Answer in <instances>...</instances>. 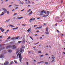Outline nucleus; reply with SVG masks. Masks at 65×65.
Returning a JSON list of instances; mask_svg holds the SVG:
<instances>
[{"instance_id":"obj_55","label":"nucleus","mask_w":65,"mask_h":65,"mask_svg":"<svg viewBox=\"0 0 65 65\" xmlns=\"http://www.w3.org/2000/svg\"><path fill=\"white\" fill-rule=\"evenodd\" d=\"M34 62H36V60H34Z\"/></svg>"},{"instance_id":"obj_38","label":"nucleus","mask_w":65,"mask_h":65,"mask_svg":"<svg viewBox=\"0 0 65 65\" xmlns=\"http://www.w3.org/2000/svg\"><path fill=\"white\" fill-rule=\"evenodd\" d=\"M3 37H2V36H0V38H3Z\"/></svg>"},{"instance_id":"obj_54","label":"nucleus","mask_w":65,"mask_h":65,"mask_svg":"<svg viewBox=\"0 0 65 65\" xmlns=\"http://www.w3.org/2000/svg\"><path fill=\"white\" fill-rule=\"evenodd\" d=\"M36 32H37V33L38 32H39V30H37V31Z\"/></svg>"},{"instance_id":"obj_27","label":"nucleus","mask_w":65,"mask_h":65,"mask_svg":"<svg viewBox=\"0 0 65 65\" xmlns=\"http://www.w3.org/2000/svg\"><path fill=\"white\" fill-rule=\"evenodd\" d=\"M28 10V12H29L30 11H31V9H29V10Z\"/></svg>"},{"instance_id":"obj_33","label":"nucleus","mask_w":65,"mask_h":65,"mask_svg":"<svg viewBox=\"0 0 65 65\" xmlns=\"http://www.w3.org/2000/svg\"><path fill=\"white\" fill-rule=\"evenodd\" d=\"M11 37H10V36H9L8 38H7V39H10V38H11Z\"/></svg>"},{"instance_id":"obj_28","label":"nucleus","mask_w":65,"mask_h":65,"mask_svg":"<svg viewBox=\"0 0 65 65\" xmlns=\"http://www.w3.org/2000/svg\"><path fill=\"white\" fill-rule=\"evenodd\" d=\"M54 61H55V59H53L52 60L51 62H53Z\"/></svg>"},{"instance_id":"obj_40","label":"nucleus","mask_w":65,"mask_h":65,"mask_svg":"<svg viewBox=\"0 0 65 65\" xmlns=\"http://www.w3.org/2000/svg\"><path fill=\"white\" fill-rule=\"evenodd\" d=\"M19 53L17 55V57H19Z\"/></svg>"},{"instance_id":"obj_7","label":"nucleus","mask_w":65,"mask_h":65,"mask_svg":"<svg viewBox=\"0 0 65 65\" xmlns=\"http://www.w3.org/2000/svg\"><path fill=\"white\" fill-rule=\"evenodd\" d=\"M19 51L20 53H22L23 51V49H22V48H21L20 50Z\"/></svg>"},{"instance_id":"obj_35","label":"nucleus","mask_w":65,"mask_h":65,"mask_svg":"<svg viewBox=\"0 0 65 65\" xmlns=\"http://www.w3.org/2000/svg\"><path fill=\"white\" fill-rule=\"evenodd\" d=\"M45 63L46 64H48V63L47 62H45Z\"/></svg>"},{"instance_id":"obj_15","label":"nucleus","mask_w":65,"mask_h":65,"mask_svg":"<svg viewBox=\"0 0 65 65\" xmlns=\"http://www.w3.org/2000/svg\"><path fill=\"white\" fill-rule=\"evenodd\" d=\"M48 28L47 27L46 29V30L47 32H48Z\"/></svg>"},{"instance_id":"obj_8","label":"nucleus","mask_w":65,"mask_h":65,"mask_svg":"<svg viewBox=\"0 0 65 65\" xmlns=\"http://www.w3.org/2000/svg\"><path fill=\"white\" fill-rule=\"evenodd\" d=\"M19 38V37H17L16 38H11V39H14V40H16V39H18Z\"/></svg>"},{"instance_id":"obj_36","label":"nucleus","mask_w":65,"mask_h":65,"mask_svg":"<svg viewBox=\"0 0 65 65\" xmlns=\"http://www.w3.org/2000/svg\"><path fill=\"white\" fill-rule=\"evenodd\" d=\"M45 33H46V34H49V32H45Z\"/></svg>"},{"instance_id":"obj_29","label":"nucleus","mask_w":65,"mask_h":65,"mask_svg":"<svg viewBox=\"0 0 65 65\" xmlns=\"http://www.w3.org/2000/svg\"><path fill=\"white\" fill-rule=\"evenodd\" d=\"M25 41L24 40H23L22 41V42H23V43H25Z\"/></svg>"},{"instance_id":"obj_39","label":"nucleus","mask_w":65,"mask_h":65,"mask_svg":"<svg viewBox=\"0 0 65 65\" xmlns=\"http://www.w3.org/2000/svg\"><path fill=\"white\" fill-rule=\"evenodd\" d=\"M37 26V25H34V27H36Z\"/></svg>"},{"instance_id":"obj_21","label":"nucleus","mask_w":65,"mask_h":65,"mask_svg":"<svg viewBox=\"0 0 65 65\" xmlns=\"http://www.w3.org/2000/svg\"><path fill=\"white\" fill-rule=\"evenodd\" d=\"M47 16H48L47 15L46 16L45 15H44L43 16V17H47Z\"/></svg>"},{"instance_id":"obj_52","label":"nucleus","mask_w":65,"mask_h":65,"mask_svg":"<svg viewBox=\"0 0 65 65\" xmlns=\"http://www.w3.org/2000/svg\"><path fill=\"white\" fill-rule=\"evenodd\" d=\"M42 37H40V39H42Z\"/></svg>"},{"instance_id":"obj_9","label":"nucleus","mask_w":65,"mask_h":65,"mask_svg":"<svg viewBox=\"0 0 65 65\" xmlns=\"http://www.w3.org/2000/svg\"><path fill=\"white\" fill-rule=\"evenodd\" d=\"M42 28V26H40V27H37L36 28V29H41Z\"/></svg>"},{"instance_id":"obj_60","label":"nucleus","mask_w":65,"mask_h":65,"mask_svg":"<svg viewBox=\"0 0 65 65\" xmlns=\"http://www.w3.org/2000/svg\"><path fill=\"white\" fill-rule=\"evenodd\" d=\"M44 25H46V24L45 23H44Z\"/></svg>"},{"instance_id":"obj_50","label":"nucleus","mask_w":65,"mask_h":65,"mask_svg":"<svg viewBox=\"0 0 65 65\" xmlns=\"http://www.w3.org/2000/svg\"><path fill=\"white\" fill-rule=\"evenodd\" d=\"M45 55H46L47 56V55H48V54H45Z\"/></svg>"},{"instance_id":"obj_25","label":"nucleus","mask_w":65,"mask_h":65,"mask_svg":"<svg viewBox=\"0 0 65 65\" xmlns=\"http://www.w3.org/2000/svg\"><path fill=\"white\" fill-rule=\"evenodd\" d=\"M22 26H25V25H26V24H23L22 25Z\"/></svg>"},{"instance_id":"obj_45","label":"nucleus","mask_w":65,"mask_h":65,"mask_svg":"<svg viewBox=\"0 0 65 65\" xmlns=\"http://www.w3.org/2000/svg\"><path fill=\"white\" fill-rule=\"evenodd\" d=\"M24 9H23V10H21V11H24Z\"/></svg>"},{"instance_id":"obj_49","label":"nucleus","mask_w":65,"mask_h":65,"mask_svg":"<svg viewBox=\"0 0 65 65\" xmlns=\"http://www.w3.org/2000/svg\"><path fill=\"white\" fill-rule=\"evenodd\" d=\"M19 8V7H16V8L15 9H17V8Z\"/></svg>"},{"instance_id":"obj_24","label":"nucleus","mask_w":65,"mask_h":65,"mask_svg":"<svg viewBox=\"0 0 65 65\" xmlns=\"http://www.w3.org/2000/svg\"><path fill=\"white\" fill-rule=\"evenodd\" d=\"M22 42V41H19L18 42V43H21Z\"/></svg>"},{"instance_id":"obj_18","label":"nucleus","mask_w":65,"mask_h":65,"mask_svg":"<svg viewBox=\"0 0 65 65\" xmlns=\"http://www.w3.org/2000/svg\"><path fill=\"white\" fill-rule=\"evenodd\" d=\"M4 29H3V28H2L1 30L2 32H3V31H4Z\"/></svg>"},{"instance_id":"obj_44","label":"nucleus","mask_w":65,"mask_h":65,"mask_svg":"<svg viewBox=\"0 0 65 65\" xmlns=\"http://www.w3.org/2000/svg\"><path fill=\"white\" fill-rule=\"evenodd\" d=\"M13 61L11 63V64H13Z\"/></svg>"},{"instance_id":"obj_34","label":"nucleus","mask_w":65,"mask_h":65,"mask_svg":"<svg viewBox=\"0 0 65 65\" xmlns=\"http://www.w3.org/2000/svg\"><path fill=\"white\" fill-rule=\"evenodd\" d=\"M28 3H31L30 2V1H29V0H28Z\"/></svg>"},{"instance_id":"obj_2","label":"nucleus","mask_w":65,"mask_h":65,"mask_svg":"<svg viewBox=\"0 0 65 65\" xmlns=\"http://www.w3.org/2000/svg\"><path fill=\"white\" fill-rule=\"evenodd\" d=\"M2 9L3 10H4V12H2V14L1 15H4V13H3L4 12L5 13L7 12V10H6V9L5 8H2Z\"/></svg>"},{"instance_id":"obj_6","label":"nucleus","mask_w":65,"mask_h":65,"mask_svg":"<svg viewBox=\"0 0 65 65\" xmlns=\"http://www.w3.org/2000/svg\"><path fill=\"white\" fill-rule=\"evenodd\" d=\"M9 63L8 62V61H6L5 62L4 64V65H7Z\"/></svg>"},{"instance_id":"obj_16","label":"nucleus","mask_w":65,"mask_h":65,"mask_svg":"<svg viewBox=\"0 0 65 65\" xmlns=\"http://www.w3.org/2000/svg\"><path fill=\"white\" fill-rule=\"evenodd\" d=\"M12 50H8V52L9 53H11V52H12Z\"/></svg>"},{"instance_id":"obj_5","label":"nucleus","mask_w":65,"mask_h":65,"mask_svg":"<svg viewBox=\"0 0 65 65\" xmlns=\"http://www.w3.org/2000/svg\"><path fill=\"white\" fill-rule=\"evenodd\" d=\"M4 57V56L2 54H1L0 55V58H3Z\"/></svg>"},{"instance_id":"obj_17","label":"nucleus","mask_w":65,"mask_h":65,"mask_svg":"<svg viewBox=\"0 0 65 65\" xmlns=\"http://www.w3.org/2000/svg\"><path fill=\"white\" fill-rule=\"evenodd\" d=\"M30 31H31V29H30V28H29V29H28L27 30V32H30Z\"/></svg>"},{"instance_id":"obj_11","label":"nucleus","mask_w":65,"mask_h":65,"mask_svg":"<svg viewBox=\"0 0 65 65\" xmlns=\"http://www.w3.org/2000/svg\"><path fill=\"white\" fill-rule=\"evenodd\" d=\"M9 27H11L13 28H14V26H13V25H11V24H10L9 25Z\"/></svg>"},{"instance_id":"obj_61","label":"nucleus","mask_w":65,"mask_h":65,"mask_svg":"<svg viewBox=\"0 0 65 65\" xmlns=\"http://www.w3.org/2000/svg\"><path fill=\"white\" fill-rule=\"evenodd\" d=\"M62 2H63V1H61V3H62Z\"/></svg>"},{"instance_id":"obj_58","label":"nucleus","mask_w":65,"mask_h":65,"mask_svg":"<svg viewBox=\"0 0 65 65\" xmlns=\"http://www.w3.org/2000/svg\"><path fill=\"white\" fill-rule=\"evenodd\" d=\"M9 31V30H7V32Z\"/></svg>"},{"instance_id":"obj_51","label":"nucleus","mask_w":65,"mask_h":65,"mask_svg":"<svg viewBox=\"0 0 65 65\" xmlns=\"http://www.w3.org/2000/svg\"><path fill=\"white\" fill-rule=\"evenodd\" d=\"M13 30H14L15 29V28H13V29H12Z\"/></svg>"},{"instance_id":"obj_62","label":"nucleus","mask_w":65,"mask_h":65,"mask_svg":"<svg viewBox=\"0 0 65 65\" xmlns=\"http://www.w3.org/2000/svg\"><path fill=\"white\" fill-rule=\"evenodd\" d=\"M31 6V5H28V6Z\"/></svg>"},{"instance_id":"obj_59","label":"nucleus","mask_w":65,"mask_h":65,"mask_svg":"<svg viewBox=\"0 0 65 65\" xmlns=\"http://www.w3.org/2000/svg\"><path fill=\"white\" fill-rule=\"evenodd\" d=\"M19 6V5H17L15 6H17V7H18V6Z\"/></svg>"},{"instance_id":"obj_1","label":"nucleus","mask_w":65,"mask_h":65,"mask_svg":"<svg viewBox=\"0 0 65 65\" xmlns=\"http://www.w3.org/2000/svg\"><path fill=\"white\" fill-rule=\"evenodd\" d=\"M10 47H11V48L12 49H14L16 48V46H15V45H13V46H10V45H9L7 46L6 48L7 49L8 48H10Z\"/></svg>"},{"instance_id":"obj_10","label":"nucleus","mask_w":65,"mask_h":65,"mask_svg":"<svg viewBox=\"0 0 65 65\" xmlns=\"http://www.w3.org/2000/svg\"><path fill=\"white\" fill-rule=\"evenodd\" d=\"M23 17H18L17 18V20H18V19H20V20L22 18H23Z\"/></svg>"},{"instance_id":"obj_30","label":"nucleus","mask_w":65,"mask_h":65,"mask_svg":"<svg viewBox=\"0 0 65 65\" xmlns=\"http://www.w3.org/2000/svg\"><path fill=\"white\" fill-rule=\"evenodd\" d=\"M20 3H21V4H23V3H24L23 2H21Z\"/></svg>"},{"instance_id":"obj_14","label":"nucleus","mask_w":65,"mask_h":65,"mask_svg":"<svg viewBox=\"0 0 65 65\" xmlns=\"http://www.w3.org/2000/svg\"><path fill=\"white\" fill-rule=\"evenodd\" d=\"M32 13H33V12H32V11H31L30 13H29L28 14V15H30L31 14H32Z\"/></svg>"},{"instance_id":"obj_22","label":"nucleus","mask_w":65,"mask_h":65,"mask_svg":"<svg viewBox=\"0 0 65 65\" xmlns=\"http://www.w3.org/2000/svg\"><path fill=\"white\" fill-rule=\"evenodd\" d=\"M40 57H43V56H44V55H41L40 56Z\"/></svg>"},{"instance_id":"obj_47","label":"nucleus","mask_w":65,"mask_h":65,"mask_svg":"<svg viewBox=\"0 0 65 65\" xmlns=\"http://www.w3.org/2000/svg\"><path fill=\"white\" fill-rule=\"evenodd\" d=\"M2 29V27H1L0 28V30H1Z\"/></svg>"},{"instance_id":"obj_20","label":"nucleus","mask_w":65,"mask_h":65,"mask_svg":"<svg viewBox=\"0 0 65 65\" xmlns=\"http://www.w3.org/2000/svg\"><path fill=\"white\" fill-rule=\"evenodd\" d=\"M10 20V19H9V20H7L5 22H9V21Z\"/></svg>"},{"instance_id":"obj_37","label":"nucleus","mask_w":65,"mask_h":65,"mask_svg":"<svg viewBox=\"0 0 65 65\" xmlns=\"http://www.w3.org/2000/svg\"><path fill=\"white\" fill-rule=\"evenodd\" d=\"M55 26H57V23H56V24H55Z\"/></svg>"},{"instance_id":"obj_4","label":"nucleus","mask_w":65,"mask_h":65,"mask_svg":"<svg viewBox=\"0 0 65 65\" xmlns=\"http://www.w3.org/2000/svg\"><path fill=\"white\" fill-rule=\"evenodd\" d=\"M19 58L20 59V62H21V60H22V56H21V53H20L19 54Z\"/></svg>"},{"instance_id":"obj_23","label":"nucleus","mask_w":65,"mask_h":65,"mask_svg":"<svg viewBox=\"0 0 65 65\" xmlns=\"http://www.w3.org/2000/svg\"><path fill=\"white\" fill-rule=\"evenodd\" d=\"M7 14H9V11H7Z\"/></svg>"},{"instance_id":"obj_32","label":"nucleus","mask_w":65,"mask_h":65,"mask_svg":"<svg viewBox=\"0 0 65 65\" xmlns=\"http://www.w3.org/2000/svg\"><path fill=\"white\" fill-rule=\"evenodd\" d=\"M14 62H15V63H17V61H16V60H14Z\"/></svg>"},{"instance_id":"obj_56","label":"nucleus","mask_w":65,"mask_h":65,"mask_svg":"<svg viewBox=\"0 0 65 65\" xmlns=\"http://www.w3.org/2000/svg\"><path fill=\"white\" fill-rule=\"evenodd\" d=\"M53 59H55V57H52Z\"/></svg>"},{"instance_id":"obj_12","label":"nucleus","mask_w":65,"mask_h":65,"mask_svg":"<svg viewBox=\"0 0 65 65\" xmlns=\"http://www.w3.org/2000/svg\"><path fill=\"white\" fill-rule=\"evenodd\" d=\"M35 18H34L33 19H31L29 21V22H31V21H32V20H33V21L34 20H35Z\"/></svg>"},{"instance_id":"obj_26","label":"nucleus","mask_w":65,"mask_h":65,"mask_svg":"<svg viewBox=\"0 0 65 65\" xmlns=\"http://www.w3.org/2000/svg\"><path fill=\"white\" fill-rule=\"evenodd\" d=\"M16 14H17V13H15L13 15V16L15 15Z\"/></svg>"},{"instance_id":"obj_13","label":"nucleus","mask_w":65,"mask_h":65,"mask_svg":"<svg viewBox=\"0 0 65 65\" xmlns=\"http://www.w3.org/2000/svg\"><path fill=\"white\" fill-rule=\"evenodd\" d=\"M50 13V12L48 11L47 12V16H48V15H49V14Z\"/></svg>"},{"instance_id":"obj_41","label":"nucleus","mask_w":65,"mask_h":65,"mask_svg":"<svg viewBox=\"0 0 65 65\" xmlns=\"http://www.w3.org/2000/svg\"><path fill=\"white\" fill-rule=\"evenodd\" d=\"M37 19L38 20H39V19H40V18H37Z\"/></svg>"},{"instance_id":"obj_42","label":"nucleus","mask_w":65,"mask_h":65,"mask_svg":"<svg viewBox=\"0 0 65 65\" xmlns=\"http://www.w3.org/2000/svg\"><path fill=\"white\" fill-rule=\"evenodd\" d=\"M40 63H41V61L38 62V64H40Z\"/></svg>"},{"instance_id":"obj_57","label":"nucleus","mask_w":65,"mask_h":65,"mask_svg":"<svg viewBox=\"0 0 65 65\" xmlns=\"http://www.w3.org/2000/svg\"><path fill=\"white\" fill-rule=\"evenodd\" d=\"M28 64V62H27V65Z\"/></svg>"},{"instance_id":"obj_53","label":"nucleus","mask_w":65,"mask_h":65,"mask_svg":"<svg viewBox=\"0 0 65 65\" xmlns=\"http://www.w3.org/2000/svg\"><path fill=\"white\" fill-rule=\"evenodd\" d=\"M18 27H17L16 28H15V29H18Z\"/></svg>"},{"instance_id":"obj_19","label":"nucleus","mask_w":65,"mask_h":65,"mask_svg":"<svg viewBox=\"0 0 65 65\" xmlns=\"http://www.w3.org/2000/svg\"><path fill=\"white\" fill-rule=\"evenodd\" d=\"M19 50H18L17 51V52L16 53V54H18V53H19Z\"/></svg>"},{"instance_id":"obj_3","label":"nucleus","mask_w":65,"mask_h":65,"mask_svg":"<svg viewBox=\"0 0 65 65\" xmlns=\"http://www.w3.org/2000/svg\"><path fill=\"white\" fill-rule=\"evenodd\" d=\"M43 12L45 14H46V11H45L44 10H43L41 11L40 15H43Z\"/></svg>"},{"instance_id":"obj_31","label":"nucleus","mask_w":65,"mask_h":65,"mask_svg":"<svg viewBox=\"0 0 65 65\" xmlns=\"http://www.w3.org/2000/svg\"><path fill=\"white\" fill-rule=\"evenodd\" d=\"M30 37L31 38V39H32V40H33V39L30 36Z\"/></svg>"},{"instance_id":"obj_63","label":"nucleus","mask_w":65,"mask_h":65,"mask_svg":"<svg viewBox=\"0 0 65 65\" xmlns=\"http://www.w3.org/2000/svg\"><path fill=\"white\" fill-rule=\"evenodd\" d=\"M49 47L50 48H51V46H49Z\"/></svg>"},{"instance_id":"obj_43","label":"nucleus","mask_w":65,"mask_h":65,"mask_svg":"<svg viewBox=\"0 0 65 65\" xmlns=\"http://www.w3.org/2000/svg\"><path fill=\"white\" fill-rule=\"evenodd\" d=\"M57 32H58L59 33H60V31H59L57 29Z\"/></svg>"},{"instance_id":"obj_48","label":"nucleus","mask_w":65,"mask_h":65,"mask_svg":"<svg viewBox=\"0 0 65 65\" xmlns=\"http://www.w3.org/2000/svg\"><path fill=\"white\" fill-rule=\"evenodd\" d=\"M39 53H41V51H39Z\"/></svg>"},{"instance_id":"obj_64","label":"nucleus","mask_w":65,"mask_h":65,"mask_svg":"<svg viewBox=\"0 0 65 65\" xmlns=\"http://www.w3.org/2000/svg\"><path fill=\"white\" fill-rule=\"evenodd\" d=\"M63 53L64 54H65V52H63Z\"/></svg>"},{"instance_id":"obj_46","label":"nucleus","mask_w":65,"mask_h":65,"mask_svg":"<svg viewBox=\"0 0 65 65\" xmlns=\"http://www.w3.org/2000/svg\"><path fill=\"white\" fill-rule=\"evenodd\" d=\"M12 6V5H9V7H10V6Z\"/></svg>"}]
</instances>
